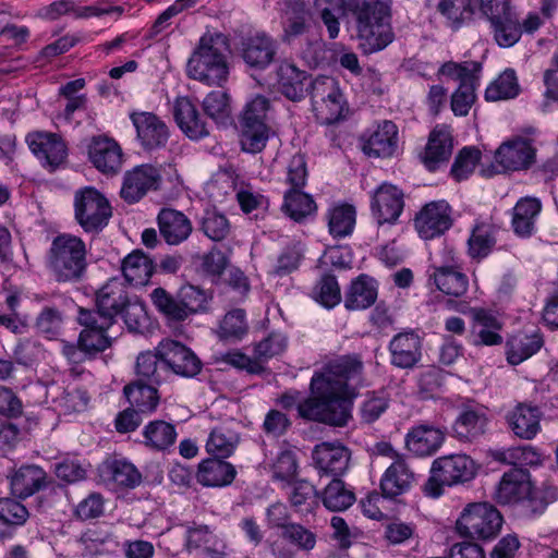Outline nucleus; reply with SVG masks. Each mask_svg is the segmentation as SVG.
I'll return each instance as SVG.
<instances>
[{"mask_svg":"<svg viewBox=\"0 0 558 558\" xmlns=\"http://www.w3.org/2000/svg\"><path fill=\"white\" fill-rule=\"evenodd\" d=\"M497 230L496 226L485 221L474 225L468 239V255L471 259L480 263L493 252L497 243Z\"/></svg>","mask_w":558,"mask_h":558,"instance_id":"4c0bfd02","label":"nucleus"},{"mask_svg":"<svg viewBox=\"0 0 558 558\" xmlns=\"http://www.w3.org/2000/svg\"><path fill=\"white\" fill-rule=\"evenodd\" d=\"M429 281L442 293L460 298L469 288V278L457 266H433Z\"/></svg>","mask_w":558,"mask_h":558,"instance_id":"f704fd0d","label":"nucleus"},{"mask_svg":"<svg viewBox=\"0 0 558 558\" xmlns=\"http://www.w3.org/2000/svg\"><path fill=\"white\" fill-rule=\"evenodd\" d=\"M414 473L405 458H398L387 468L380 480V490L384 497L393 499L410 490L414 482Z\"/></svg>","mask_w":558,"mask_h":558,"instance_id":"2f4dec72","label":"nucleus"},{"mask_svg":"<svg viewBox=\"0 0 558 558\" xmlns=\"http://www.w3.org/2000/svg\"><path fill=\"white\" fill-rule=\"evenodd\" d=\"M453 150L452 129L446 124L436 125L429 133L421 160L429 171L449 161Z\"/></svg>","mask_w":558,"mask_h":558,"instance_id":"b1692460","label":"nucleus"},{"mask_svg":"<svg viewBox=\"0 0 558 558\" xmlns=\"http://www.w3.org/2000/svg\"><path fill=\"white\" fill-rule=\"evenodd\" d=\"M310 95L315 118L319 123L330 125L348 117L349 104L333 77H316L311 83Z\"/></svg>","mask_w":558,"mask_h":558,"instance_id":"0eeeda50","label":"nucleus"},{"mask_svg":"<svg viewBox=\"0 0 558 558\" xmlns=\"http://www.w3.org/2000/svg\"><path fill=\"white\" fill-rule=\"evenodd\" d=\"M557 499V490L554 487H530V493L522 498L515 507L518 514L526 519H533L543 514L549 504Z\"/></svg>","mask_w":558,"mask_h":558,"instance_id":"c03bdc74","label":"nucleus"},{"mask_svg":"<svg viewBox=\"0 0 558 558\" xmlns=\"http://www.w3.org/2000/svg\"><path fill=\"white\" fill-rule=\"evenodd\" d=\"M384 537L389 545H400L412 542H415V544L418 543L416 525L399 520L391 521L385 525Z\"/></svg>","mask_w":558,"mask_h":558,"instance_id":"0e129e2a","label":"nucleus"},{"mask_svg":"<svg viewBox=\"0 0 558 558\" xmlns=\"http://www.w3.org/2000/svg\"><path fill=\"white\" fill-rule=\"evenodd\" d=\"M313 298L327 308L336 306L341 301L340 287L335 276L325 275L313 289Z\"/></svg>","mask_w":558,"mask_h":558,"instance_id":"e2e57ef3","label":"nucleus"},{"mask_svg":"<svg viewBox=\"0 0 558 558\" xmlns=\"http://www.w3.org/2000/svg\"><path fill=\"white\" fill-rule=\"evenodd\" d=\"M122 271L125 280L131 284L145 286L154 272V265L144 253L134 251L123 259Z\"/></svg>","mask_w":558,"mask_h":558,"instance_id":"49530a36","label":"nucleus"},{"mask_svg":"<svg viewBox=\"0 0 558 558\" xmlns=\"http://www.w3.org/2000/svg\"><path fill=\"white\" fill-rule=\"evenodd\" d=\"M477 4L478 0H439L437 11L457 29L472 19Z\"/></svg>","mask_w":558,"mask_h":558,"instance_id":"8fccbe9b","label":"nucleus"},{"mask_svg":"<svg viewBox=\"0 0 558 558\" xmlns=\"http://www.w3.org/2000/svg\"><path fill=\"white\" fill-rule=\"evenodd\" d=\"M277 83L283 96L292 101L303 99L311 87L310 76L294 63L283 60L277 68Z\"/></svg>","mask_w":558,"mask_h":558,"instance_id":"c85d7f7f","label":"nucleus"},{"mask_svg":"<svg viewBox=\"0 0 558 558\" xmlns=\"http://www.w3.org/2000/svg\"><path fill=\"white\" fill-rule=\"evenodd\" d=\"M413 222L422 239H434L451 228V207L445 201L427 203L415 215Z\"/></svg>","mask_w":558,"mask_h":558,"instance_id":"f8f14e48","label":"nucleus"},{"mask_svg":"<svg viewBox=\"0 0 558 558\" xmlns=\"http://www.w3.org/2000/svg\"><path fill=\"white\" fill-rule=\"evenodd\" d=\"M542 210V203L535 197H523L512 209L511 226L520 238H530L535 229V221Z\"/></svg>","mask_w":558,"mask_h":558,"instance_id":"e433bc0d","label":"nucleus"},{"mask_svg":"<svg viewBox=\"0 0 558 558\" xmlns=\"http://www.w3.org/2000/svg\"><path fill=\"white\" fill-rule=\"evenodd\" d=\"M270 101L263 95L255 96L248 101L240 117V125H268Z\"/></svg>","mask_w":558,"mask_h":558,"instance_id":"680f3d73","label":"nucleus"},{"mask_svg":"<svg viewBox=\"0 0 558 558\" xmlns=\"http://www.w3.org/2000/svg\"><path fill=\"white\" fill-rule=\"evenodd\" d=\"M248 331L245 311L234 308L229 311L222 318L218 329V336L225 340H240Z\"/></svg>","mask_w":558,"mask_h":558,"instance_id":"4d7b16f0","label":"nucleus"},{"mask_svg":"<svg viewBox=\"0 0 558 558\" xmlns=\"http://www.w3.org/2000/svg\"><path fill=\"white\" fill-rule=\"evenodd\" d=\"M157 352L167 371L182 377H194L202 369V362L196 354L183 343L165 339L157 345Z\"/></svg>","mask_w":558,"mask_h":558,"instance_id":"9b49d317","label":"nucleus"},{"mask_svg":"<svg viewBox=\"0 0 558 558\" xmlns=\"http://www.w3.org/2000/svg\"><path fill=\"white\" fill-rule=\"evenodd\" d=\"M504 523L501 513L490 504H470L457 520L458 532L466 537L489 541L497 537Z\"/></svg>","mask_w":558,"mask_h":558,"instance_id":"6e6552de","label":"nucleus"},{"mask_svg":"<svg viewBox=\"0 0 558 558\" xmlns=\"http://www.w3.org/2000/svg\"><path fill=\"white\" fill-rule=\"evenodd\" d=\"M236 475L234 466L221 458H208L198 464L196 480L207 487H221L231 484Z\"/></svg>","mask_w":558,"mask_h":558,"instance_id":"473e14b6","label":"nucleus"},{"mask_svg":"<svg viewBox=\"0 0 558 558\" xmlns=\"http://www.w3.org/2000/svg\"><path fill=\"white\" fill-rule=\"evenodd\" d=\"M317 544V534L312 529L293 522L271 544V550L277 558H294L296 553H311Z\"/></svg>","mask_w":558,"mask_h":558,"instance_id":"ddd939ff","label":"nucleus"},{"mask_svg":"<svg viewBox=\"0 0 558 558\" xmlns=\"http://www.w3.org/2000/svg\"><path fill=\"white\" fill-rule=\"evenodd\" d=\"M542 416L543 412L537 405L520 402L507 414V422L517 437L531 440L541 430Z\"/></svg>","mask_w":558,"mask_h":558,"instance_id":"bb28decb","label":"nucleus"},{"mask_svg":"<svg viewBox=\"0 0 558 558\" xmlns=\"http://www.w3.org/2000/svg\"><path fill=\"white\" fill-rule=\"evenodd\" d=\"M481 159V151L475 147H464L457 155L451 167L452 175L461 181L472 173Z\"/></svg>","mask_w":558,"mask_h":558,"instance_id":"338daca9","label":"nucleus"},{"mask_svg":"<svg viewBox=\"0 0 558 558\" xmlns=\"http://www.w3.org/2000/svg\"><path fill=\"white\" fill-rule=\"evenodd\" d=\"M423 340L414 331L396 335L389 343L390 362L398 368H413L422 359Z\"/></svg>","mask_w":558,"mask_h":558,"instance_id":"393cba45","label":"nucleus"},{"mask_svg":"<svg viewBox=\"0 0 558 558\" xmlns=\"http://www.w3.org/2000/svg\"><path fill=\"white\" fill-rule=\"evenodd\" d=\"M398 147V128L389 120L378 124L363 145V150L368 156L390 157Z\"/></svg>","mask_w":558,"mask_h":558,"instance_id":"72a5a7b5","label":"nucleus"},{"mask_svg":"<svg viewBox=\"0 0 558 558\" xmlns=\"http://www.w3.org/2000/svg\"><path fill=\"white\" fill-rule=\"evenodd\" d=\"M201 229L207 238L219 242L229 234L230 225L226 216L216 211H206L202 219Z\"/></svg>","mask_w":558,"mask_h":558,"instance_id":"69168bd1","label":"nucleus"},{"mask_svg":"<svg viewBox=\"0 0 558 558\" xmlns=\"http://www.w3.org/2000/svg\"><path fill=\"white\" fill-rule=\"evenodd\" d=\"M86 245L78 236H56L47 255V267L58 282H80L86 274Z\"/></svg>","mask_w":558,"mask_h":558,"instance_id":"20e7f679","label":"nucleus"},{"mask_svg":"<svg viewBox=\"0 0 558 558\" xmlns=\"http://www.w3.org/2000/svg\"><path fill=\"white\" fill-rule=\"evenodd\" d=\"M520 92V86L514 70L504 71L487 88L485 98L488 101H498L514 98Z\"/></svg>","mask_w":558,"mask_h":558,"instance_id":"864d4df0","label":"nucleus"},{"mask_svg":"<svg viewBox=\"0 0 558 558\" xmlns=\"http://www.w3.org/2000/svg\"><path fill=\"white\" fill-rule=\"evenodd\" d=\"M282 209L293 220L301 221L316 210V204L311 195L301 190H289L284 194Z\"/></svg>","mask_w":558,"mask_h":558,"instance_id":"6e6d98bb","label":"nucleus"},{"mask_svg":"<svg viewBox=\"0 0 558 558\" xmlns=\"http://www.w3.org/2000/svg\"><path fill=\"white\" fill-rule=\"evenodd\" d=\"M173 117L180 130L193 141L209 135L206 121L199 114L195 104L187 96L177 97L173 104Z\"/></svg>","mask_w":558,"mask_h":558,"instance_id":"a878e982","label":"nucleus"},{"mask_svg":"<svg viewBox=\"0 0 558 558\" xmlns=\"http://www.w3.org/2000/svg\"><path fill=\"white\" fill-rule=\"evenodd\" d=\"M88 158L94 167L104 174H117L123 165L121 146L111 137L94 136L88 145Z\"/></svg>","mask_w":558,"mask_h":558,"instance_id":"aec40b11","label":"nucleus"},{"mask_svg":"<svg viewBox=\"0 0 558 558\" xmlns=\"http://www.w3.org/2000/svg\"><path fill=\"white\" fill-rule=\"evenodd\" d=\"M161 183L162 175L159 167L151 163L138 165L124 173L120 196L125 203L135 204L148 192L158 191Z\"/></svg>","mask_w":558,"mask_h":558,"instance_id":"9d476101","label":"nucleus"},{"mask_svg":"<svg viewBox=\"0 0 558 558\" xmlns=\"http://www.w3.org/2000/svg\"><path fill=\"white\" fill-rule=\"evenodd\" d=\"M157 386L134 380L123 388V393L130 405L141 413H151L159 402Z\"/></svg>","mask_w":558,"mask_h":558,"instance_id":"37998d69","label":"nucleus"},{"mask_svg":"<svg viewBox=\"0 0 558 558\" xmlns=\"http://www.w3.org/2000/svg\"><path fill=\"white\" fill-rule=\"evenodd\" d=\"M531 474L524 468H511L505 472L496 486L494 500L501 506L517 507L530 493Z\"/></svg>","mask_w":558,"mask_h":558,"instance_id":"412c9836","label":"nucleus"},{"mask_svg":"<svg viewBox=\"0 0 558 558\" xmlns=\"http://www.w3.org/2000/svg\"><path fill=\"white\" fill-rule=\"evenodd\" d=\"M487 418L482 411L463 409L456 418L452 432L461 441H473L485 433Z\"/></svg>","mask_w":558,"mask_h":558,"instance_id":"79ce46f5","label":"nucleus"},{"mask_svg":"<svg viewBox=\"0 0 558 558\" xmlns=\"http://www.w3.org/2000/svg\"><path fill=\"white\" fill-rule=\"evenodd\" d=\"M203 109L216 123L226 124L231 117L230 97L223 90H214L204 98Z\"/></svg>","mask_w":558,"mask_h":558,"instance_id":"052dcab7","label":"nucleus"},{"mask_svg":"<svg viewBox=\"0 0 558 558\" xmlns=\"http://www.w3.org/2000/svg\"><path fill=\"white\" fill-rule=\"evenodd\" d=\"M150 300L157 311L169 322H183L191 315L202 311L206 303V294L199 288L185 284L175 294L158 287L150 293Z\"/></svg>","mask_w":558,"mask_h":558,"instance_id":"423d86ee","label":"nucleus"},{"mask_svg":"<svg viewBox=\"0 0 558 558\" xmlns=\"http://www.w3.org/2000/svg\"><path fill=\"white\" fill-rule=\"evenodd\" d=\"M136 137L144 150L151 151L167 145L170 131L166 122L153 112H133L130 116Z\"/></svg>","mask_w":558,"mask_h":558,"instance_id":"f3484780","label":"nucleus"},{"mask_svg":"<svg viewBox=\"0 0 558 558\" xmlns=\"http://www.w3.org/2000/svg\"><path fill=\"white\" fill-rule=\"evenodd\" d=\"M473 325L470 332L474 345H498L502 343L500 330L502 324L492 313L484 308L471 310Z\"/></svg>","mask_w":558,"mask_h":558,"instance_id":"7c9ffc66","label":"nucleus"},{"mask_svg":"<svg viewBox=\"0 0 558 558\" xmlns=\"http://www.w3.org/2000/svg\"><path fill=\"white\" fill-rule=\"evenodd\" d=\"M536 156L531 140L518 137L500 145L495 154V162L502 171H519L530 168Z\"/></svg>","mask_w":558,"mask_h":558,"instance_id":"6ab92c4d","label":"nucleus"},{"mask_svg":"<svg viewBox=\"0 0 558 558\" xmlns=\"http://www.w3.org/2000/svg\"><path fill=\"white\" fill-rule=\"evenodd\" d=\"M403 207L404 194L393 184L383 183L375 190L372 196L371 211L379 227L385 223H396Z\"/></svg>","mask_w":558,"mask_h":558,"instance_id":"2eb2a0df","label":"nucleus"},{"mask_svg":"<svg viewBox=\"0 0 558 558\" xmlns=\"http://www.w3.org/2000/svg\"><path fill=\"white\" fill-rule=\"evenodd\" d=\"M77 322L84 326L78 335V343L84 347L90 357H95L112 345V338L107 333L112 325H105L96 314L83 307L78 310Z\"/></svg>","mask_w":558,"mask_h":558,"instance_id":"dca6fc26","label":"nucleus"},{"mask_svg":"<svg viewBox=\"0 0 558 558\" xmlns=\"http://www.w3.org/2000/svg\"><path fill=\"white\" fill-rule=\"evenodd\" d=\"M74 216L84 231L98 232L108 225L112 209L104 194L86 186L75 192Z\"/></svg>","mask_w":558,"mask_h":558,"instance_id":"1a4fd4ad","label":"nucleus"},{"mask_svg":"<svg viewBox=\"0 0 558 558\" xmlns=\"http://www.w3.org/2000/svg\"><path fill=\"white\" fill-rule=\"evenodd\" d=\"M143 437L146 447L163 451L174 444L177 432L172 424L162 420H156L144 427Z\"/></svg>","mask_w":558,"mask_h":558,"instance_id":"de8ad7c7","label":"nucleus"},{"mask_svg":"<svg viewBox=\"0 0 558 558\" xmlns=\"http://www.w3.org/2000/svg\"><path fill=\"white\" fill-rule=\"evenodd\" d=\"M167 372L157 348L155 352L147 351L138 354L135 364L136 380L158 386L166 380Z\"/></svg>","mask_w":558,"mask_h":558,"instance_id":"a18cd8bd","label":"nucleus"},{"mask_svg":"<svg viewBox=\"0 0 558 558\" xmlns=\"http://www.w3.org/2000/svg\"><path fill=\"white\" fill-rule=\"evenodd\" d=\"M320 5L323 0H317ZM339 7L353 21L359 46L364 53L369 54L386 48L393 39L390 25L392 0H324Z\"/></svg>","mask_w":558,"mask_h":558,"instance_id":"f03ea898","label":"nucleus"},{"mask_svg":"<svg viewBox=\"0 0 558 558\" xmlns=\"http://www.w3.org/2000/svg\"><path fill=\"white\" fill-rule=\"evenodd\" d=\"M239 444V436L230 429L217 427L210 433L206 442L207 452L216 458L230 457Z\"/></svg>","mask_w":558,"mask_h":558,"instance_id":"603ef678","label":"nucleus"},{"mask_svg":"<svg viewBox=\"0 0 558 558\" xmlns=\"http://www.w3.org/2000/svg\"><path fill=\"white\" fill-rule=\"evenodd\" d=\"M128 291L118 279L109 280L96 293V310H89L102 320L105 325H113L116 317L128 305Z\"/></svg>","mask_w":558,"mask_h":558,"instance_id":"a211bd4d","label":"nucleus"},{"mask_svg":"<svg viewBox=\"0 0 558 558\" xmlns=\"http://www.w3.org/2000/svg\"><path fill=\"white\" fill-rule=\"evenodd\" d=\"M269 125H240V144L243 151L260 153L270 136Z\"/></svg>","mask_w":558,"mask_h":558,"instance_id":"bf43d9fd","label":"nucleus"},{"mask_svg":"<svg viewBox=\"0 0 558 558\" xmlns=\"http://www.w3.org/2000/svg\"><path fill=\"white\" fill-rule=\"evenodd\" d=\"M108 480L116 485L134 488L142 482V475L138 470L130 462L114 460L106 466Z\"/></svg>","mask_w":558,"mask_h":558,"instance_id":"13d9d810","label":"nucleus"},{"mask_svg":"<svg viewBox=\"0 0 558 558\" xmlns=\"http://www.w3.org/2000/svg\"><path fill=\"white\" fill-rule=\"evenodd\" d=\"M446 428L428 422L412 426L405 437V449L415 457L434 456L444 445Z\"/></svg>","mask_w":558,"mask_h":558,"instance_id":"4468645a","label":"nucleus"},{"mask_svg":"<svg viewBox=\"0 0 558 558\" xmlns=\"http://www.w3.org/2000/svg\"><path fill=\"white\" fill-rule=\"evenodd\" d=\"M229 44L222 34H204L187 61L191 78L207 85L221 86L229 76Z\"/></svg>","mask_w":558,"mask_h":558,"instance_id":"7ed1b4c3","label":"nucleus"},{"mask_svg":"<svg viewBox=\"0 0 558 558\" xmlns=\"http://www.w3.org/2000/svg\"><path fill=\"white\" fill-rule=\"evenodd\" d=\"M490 28L495 41L502 48L514 46L522 35L521 23L514 13L490 23Z\"/></svg>","mask_w":558,"mask_h":558,"instance_id":"3c124183","label":"nucleus"},{"mask_svg":"<svg viewBox=\"0 0 558 558\" xmlns=\"http://www.w3.org/2000/svg\"><path fill=\"white\" fill-rule=\"evenodd\" d=\"M32 153L51 170L60 167L68 156V148L63 140L53 133L35 132L26 137Z\"/></svg>","mask_w":558,"mask_h":558,"instance_id":"5701e85b","label":"nucleus"},{"mask_svg":"<svg viewBox=\"0 0 558 558\" xmlns=\"http://www.w3.org/2000/svg\"><path fill=\"white\" fill-rule=\"evenodd\" d=\"M544 344L541 332H519L511 336L506 343L507 361L511 365H518L535 354Z\"/></svg>","mask_w":558,"mask_h":558,"instance_id":"58836bf2","label":"nucleus"},{"mask_svg":"<svg viewBox=\"0 0 558 558\" xmlns=\"http://www.w3.org/2000/svg\"><path fill=\"white\" fill-rule=\"evenodd\" d=\"M377 299L376 281L367 276L360 275L352 280L344 296V307L349 311H361L371 307Z\"/></svg>","mask_w":558,"mask_h":558,"instance_id":"c9c22d12","label":"nucleus"},{"mask_svg":"<svg viewBox=\"0 0 558 558\" xmlns=\"http://www.w3.org/2000/svg\"><path fill=\"white\" fill-rule=\"evenodd\" d=\"M354 500V494L347 489L344 483L339 478H333L322 493V501L330 511H343Z\"/></svg>","mask_w":558,"mask_h":558,"instance_id":"5fc2aeb1","label":"nucleus"},{"mask_svg":"<svg viewBox=\"0 0 558 558\" xmlns=\"http://www.w3.org/2000/svg\"><path fill=\"white\" fill-rule=\"evenodd\" d=\"M364 384V363L360 354L331 359L313 375L312 395L299 404V415L308 421L344 426L351 418L350 402Z\"/></svg>","mask_w":558,"mask_h":558,"instance_id":"f257e3e1","label":"nucleus"},{"mask_svg":"<svg viewBox=\"0 0 558 558\" xmlns=\"http://www.w3.org/2000/svg\"><path fill=\"white\" fill-rule=\"evenodd\" d=\"M277 41L265 32H257L242 39L241 57L252 69L265 70L277 54Z\"/></svg>","mask_w":558,"mask_h":558,"instance_id":"4be33fe9","label":"nucleus"},{"mask_svg":"<svg viewBox=\"0 0 558 558\" xmlns=\"http://www.w3.org/2000/svg\"><path fill=\"white\" fill-rule=\"evenodd\" d=\"M312 458L320 472L340 476L349 466L350 452L340 444L322 442L315 446Z\"/></svg>","mask_w":558,"mask_h":558,"instance_id":"cd10ccee","label":"nucleus"},{"mask_svg":"<svg viewBox=\"0 0 558 558\" xmlns=\"http://www.w3.org/2000/svg\"><path fill=\"white\" fill-rule=\"evenodd\" d=\"M46 478L41 468L23 466L10 480L11 492L19 498H27L47 485Z\"/></svg>","mask_w":558,"mask_h":558,"instance_id":"ea45409f","label":"nucleus"},{"mask_svg":"<svg viewBox=\"0 0 558 558\" xmlns=\"http://www.w3.org/2000/svg\"><path fill=\"white\" fill-rule=\"evenodd\" d=\"M185 547L190 553L201 551L213 556L219 554L222 543L209 525L194 522L186 530Z\"/></svg>","mask_w":558,"mask_h":558,"instance_id":"a19ab883","label":"nucleus"},{"mask_svg":"<svg viewBox=\"0 0 558 558\" xmlns=\"http://www.w3.org/2000/svg\"><path fill=\"white\" fill-rule=\"evenodd\" d=\"M476 475L475 462L466 454H449L435 459L430 475L423 486L425 496L438 498L445 486L464 484Z\"/></svg>","mask_w":558,"mask_h":558,"instance_id":"39448f33","label":"nucleus"},{"mask_svg":"<svg viewBox=\"0 0 558 558\" xmlns=\"http://www.w3.org/2000/svg\"><path fill=\"white\" fill-rule=\"evenodd\" d=\"M29 517L27 508L11 498H0V522L5 525H23Z\"/></svg>","mask_w":558,"mask_h":558,"instance_id":"774afa93","label":"nucleus"},{"mask_svg":"<svg viewBox=\"0 0 558 558\" xmlns=\"http://www.w3.org/2000/svg\"><path fill=\"white\" fill-rule=\"evenodd\" d=\"M327 220L329 233L333 238H345L354 230L356 220L355 208L349 204L337 205L329 209Z\"/></svg>","mask_w":558,"mask_h":558,"instance_id":"09e8293b","label":"nucleus"},{"mask_svg":"<svg viewBox=\"0 0 558 558\" xmlns=\"http://www.w3.org/2000/svg\"><path fill=\"white\" fill-rule=\"evenodd\" d=\"M157 222L160 235L170 245L181 244L193 231L190 218L173 208H162L157 216Z\"/></svg>","mask_w":558,"mask_h":558,"instance_id":"c756f323","label":"nucleus"}]
</instances>
